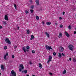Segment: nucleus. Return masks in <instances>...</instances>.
<instances>
[{
    "instance_id": "obj_4",
    "label": "nucleus",
    "mask_w": 76,
    "mask_h": 76,
    "mask_svg": "<svg viewBox=\"0 0 76 76\" xmlns=\"http://www.w3.org/2000/svg\"><path fill=\"white\" fill-rule=\"evenodd\" d=\"M5 41L6 43H7L8 44H11V42L10 41V40L8 38H6L5 40Z\"/></svg>"
},
{
    "instance_id": "obj_19",
    "label": "nucleus",
    "mask_w": 76,
    "mask_h": 76,
    "mask_svg": "<svg viewBox=\"0 0 76 76\" xmlns=\"http://www.w3.org/2000/svg\"><path fill=\"white\" fill-rule=\"evenodd\" d=\"M36 18L37 20H39V17L38 16H37L36 17Z\"/></svg>"
},
{
    "instance_id": "obj_24",
    "label": "nucleus",
    "mask_w": 76,
    "mask_h": 76,
    "mask_svg": "<svg viewBox=\"0 0 76 76\" xmlns=\"http://www.w3.org/2000/svg\"><path fill=\"white\" fill-rule=\"evenodd\" d=\"M4 60H7V58H6V55H5L4 56Z\"/></svg>"
},
{
    "instance_id": "obj_37",
    "label": "nucleus",
    "mask_w": 76,
    "mask_h": 76,
    "mask_svg": "<svg viewBox=\"0 0 76 76\" xmlns=\"http://www.w3.org/2000/svg\"><path fill=\"white\" fill-rule=\"evenodd\" d=\"M51 61V60H49L47 62L48 63H49V62H50V61Z\"/></svg>"
},
{
    "instance_id": "obj_11",
    "label": "nucleus",
    "mask_w": 76,
    "mask_h": 76,
    "mask_svg": "<svg viewBox=\"0 0 76 76\" xmlns=\"http://www.w3.org/2000/svg\"><path fill=\"white\" fill-rule=\"evenodd\" d=\"M36 2L37 6L39 5V0H36Z\"/></svg>"
},
{
    "instance_id": "obj_1",
    "label": "nucleus",
    "mask_w": 76,
    "mask_h": 76,
    "mask_svg": "<svg viewBox=\"0 0 76 76\" xmlns=\"http://www.w3.org/2000/svg\"><path fill=\"white\" fill-rule=\"evenodd\" d=\"M19 71L20 72H21L22 70V69H24V67L23 66V65L22 64H21L19 66Z\"/></svg>"
},
{
    "instance_id": "obj_58",
    "label": "nucleus",
    "mask_w": 76,
    "mask_h": 76,
    "mask_svg": "<svg viewBox=\"0 0 76 76\" xmlns=\"http://www.w3.org/2000/svg\"><path fill=\"white\" fill-rule=\"evenodd\" d=\"M66 1H68V0H66Z\"/></svg>"
},
{
    "instance_id": "obj_43",
    "label": "nucleus",
    "mask_w": 76,
    "mask_h": 76,
    "mask_svg": "<svg viewBox=\"0 0 76 76\" xmlns=\"http://www.w3.org/2000/svg\"><path fill=\"white\" fill-rule=\"evenodd\" d=\"M8 55H9V54H8V53H6V55H5V56H8Z\"/></svg>"
},
{
    "instance_id": "obj_16",
    "label": "nucleus",
    "mask_w": 76,
    "mask_h": 76,
    "mask_svg": "<svg viewBox=\"0 0 76 76\" xmlns=\"http://www.w3.org/2000/svg\"><path fill=\"white\" fill-rule=\"evenodd\" d=\"M66 37H67L69 38V37H70V34H69L67 33L66 34Z\"/></svg>"
},
{
    "instance_id": "obj_12",
    "label": "nucleus",
    "mask_w": 76,
    "mask_h": 76,
    "mask_svg": "<svg viewBox=\"0 0 76 76\" xmlns=\"http://www.w3.org/2000/svg\"><path fill=\"white\" fill-rule=\"evenodd\" d=\"M46 24L48 25H50V24H51V23L50 22H46Z\"/></svg>"
},
{
    "instance_id": "obj_48",
    "label": "nucleus",
    "mask_w": 76,
    "mask_h": 76,
    "mask_svg": "<svg viewBox=\"0 0 76 76\" xmlns=\"http://www.w3.org/2000/svg\"><path fill=\"white\" fill-rule=\"evenodd\" d=\"M64 13H65V12H63V15H64Z\"/></svg>"
},
{
    "instance_id": "obj_40",
    "label": "nucleus",
    "mask_w": 76,
    "mask_h": 76,
    "mask_svg": "<svg viewBox=\"0 0 76 76\" xmlns=\"http://www.w3.org/2000/svg\"><path fill=\"white\" fill-rule=\"evenodd\" d=\"M49 74H50V75H51V76H52V75H53V74H52V73H51V72H50V73H49Z\"/></svg>"
},
{
    "instance_id": "obj_35",
    "label": "nucleus",
    "mask_w": 76,
    "mask_h": 76,
    "mask_svg": "<svg viewBox=\"0 0 76 76\" xmlns=\"http://www.w3.org/2000/svg\"><path fill=\"white\" fill-rule=\"evenodd\" d=\"M3 24H4V25H6L7 23H6V22L3 21Z\"/></svg>"
},
{
    "instance_id": "obj_44",
    "label": "nucleus",
    "mask_w": 76,
    "mask_h": 76,
    "mask_svg": "<svg viewBox=\"0 0 76 76\" xmlns=\"http://www.w3.org/2000/svg\"><path fill=\"white\" fill-rule=\"evenodd\" d=\"M62 56H65V55H64V53H62Z\"/></svg>"
},
{
    "instance_id": "obj_34",
    "label": "nucleus",
    "mask_w": 76,
    "mask_h": 76,
    "mask_svg": "<svg viewBox=\"0 0 76 76\" xmlns=\"http://www.w3.org/2000/svg\"><path fill=\"white\" fill-rule=\"evenodd\" d=\"M63 35V34L61 33H60L59 34V36L60 37H62V36Z\"/></svg>"
},
{
    "instance_id": "obj_10",
    "label": "nucleus",
    "mask_w": 76,
    "mask_h": 76,
    "mask_svg": "<svg viewBox=\"0 0 76 76\" xmlns=\"http://www.w3.org/2000/svg\"><path fill=\"white\" fill-rule=\"evenodd\" d=\"M39 66L40 69H42V65L41 64V63H39Z\"/></svg>"
},
{
    "instance_id": "obj_45",
    "label": "nucleus",
    "mask_w": 76,
    "mask_h": 76,
    "mask_svg": "<svg viewBox=\"0 0 76 76\" xmlns=\"http://www.w3.org/2000/svg\"><path fill=\"white\" fill-rule=\"evenodd\" d=\"M69 60L70 61H72V58H69Z\"/></svg>"
},
{
    "instance_id": "obj_55",
    "label": "nucleus",
    "mask_w": 76,
    "mask_h": 76,
    "mask_svg": "<svg viewBox=\"0 0 76 76\" xmlns=\"http://www.w3.org/2000/svg\"><path fill=\"white\" fill-rule=\"evenodd\" d=\"M0 75H1V73H0Z\"/></svg>"
},
{
    "instance_id": "obj_60",
    "label": "nucleus",
    "mask_w": 76,
    "mask_h": 76,
    "mask_svg": "<svg viewBox=\"0 0 76 76\" xmlns=\"http://www.w3.org/2000/svg\"><path fill=\"white\" fill-rule=\"evenodd\" d=\"M58 37H59V38H60V37L59 36Z\"/></svg>"
},
{
    "instance_id": "obj_42",
    "label": "nucleus",
    "mask_w": 76,
    "mask_h": 76,
    "mask_svg": "<svg viewBox=\"0 0 76 76\" xmlns=\"http://www.w3.org/2000/svg\"><path fill=\"white\" fill-rule=\"evenodd\" d=\"M17 48V46L15 45L14 47V48L15 49H16V48Z\"/></svg>"
},
{
    "instance_id": "obj_17",
    "label": "nucleus",
    "mask_w": 76,
    "mask_h": 76,
    "mask_svg": "<svg viewBox=\"0 0 76 76\" xmlns=\"http://www.w3.org/2000/svg\"><path fill=\"white\" fill-rule=\"evenodd\" d=\"M26 48L27 50H29V48H30V47L29 46H26Z\"/></svg>"
},
{
    "instance_id": "obj_52",
    "label": "nucleus",
    "mask_w": 76,
    "mask_h": 76,
    "mask_svg": "<svg viewBox=\"0 0 76 76\" xmlns=\"http://www.w3.org/2000/svg\"><path fill=\"white\" fill-rule=\"evenodd\" d=\"M24 72V71H22V73H23Z\"/></svg>"
},
{
    "instance_id": "obj_26",
    "label": "nucleus",
    "mask_w": 76,
    "mask_h": 76,
    "mask_svg": "<svg viewBox=\"0 0 76 76\" xmlns=\"http://www.w3.org/2000/svg\"><path fill=\"white\" fill-rule=\"evenodd\" d=\"M31 9H34V5H32L31 6Z\"/></svg>"
},
{
    "instance_id": "obj_31",
    "label": "nucleus",
    "mask_w": 76,
    "mask_h": 76,
    "mask_svg": "<svg viewBox=\"0 0 76 76\" xmlns=\"http://www.w3.org/2000/svg\"><path fill=\"white\" fill-rule=\"evenodd\" d=\"M27 32L28 34H29V30H27Z\"/></svg>"
},
{
    "instance_id": "obj_29",
    "label": "nucleus",
    "mask_w": 76,
    "mask_h": 76,
    "mask_svg": "<svg viewBox=\"0 0 76 76\" xmlns=\"http://www.w3.org/2000/svg\"><path fill=\"white\" fill-rule=\"evenodd\" d=\"M31 38H32V39H34V35H32L31 36Z\"/></svg>"
},
{
    "instance_id": "obj_25",
    "label": "nucleus",
    "mask_w": 76,
    "mask_h": 76,
    "mask_svg": "<svg viewBox=\"0 0 76 76\" xmlns=\"http://www.w3.org/2000/svg\"><path fill=\"white\" fill-rule=\"evenodd\" d=\"M14 7H15V9H17V6H16V4H14Z\"/></svg>"
},
{
    "instance_id": "obj_22",
    "label": "nucleus",
    "mask_w": 76,
    "mask_h": 76,
    "mask_svg": "<svg viewBox=\"0 0 76 76\" xmlns=\"http://www.w3.org/2000/svg\"><path fill=\"white\" fill-rule=\"evenodd\" d=\"M60 27L61 28H63V25L62 24H61L60 25Z\"/></svg>"
},
{
    "instance_id": "obj_20",
    "label": "nucleus",
    "mask_w": 76,
    "mask_h": 76,
    "mask_svg": "<svg viewBox=\"0 0 76 76\" xmlns=\"http://www.w3.org/2000/svg\"><path fill=\"white\" fill-rule=\"evenodd\" d=\"M73 61L74 62H76V58H74L73 59Z\"/></svg>"
},
{
    "instance_id": "obj_23",
    "label": "nucleus",
    "mask_w": 76,
    "mask_h": 76,
    "mask_svg": "<svg viewBox=\"0 0 76 76\" xmlns=\"http://www.w3.org/2000/svg\"><path fill=\"white\" fill-rule=\"evenodd\" d=\"M30 11L31 12V13H34V10H31Z\"/></svg>"
},
{
    "instance_id": "obj_14",
    "label": "nucleus",
    "mask_w": 76,
    "mask_h": 76,
    "mask_svg": "<svg viewBox=\"0 0 76 76\" xmlns=\"http://www.w3.org/2000/svg\"><path fill=\"white\" fill-rule=\"evenodd\" d=\"M61 55H62L60 53H58V57H59V58L61 57Z\"/></svg>"
},
{
    "instance_id": "obj_54",
    "label": "nucleus",
    "mask_w": 76,
    "mask_h": 76,
    "mask_svg": "<svg viewBox=\"0 0 76 76\" xmlns=\"http://www.w3.org/2000/svg\"><path fill=\"white\" fill-rule=\"evenodd\" d=\"M26 76H29V75H27Z\"/></svg>"
},
{
    "instance_id": "obj_57",
    "label": "nucleus",
    "mask_w": 76,
    "mask_h": 76,
    "mask_svg": "<svg viewBox=\"0 0 76 76\" xmlns=\"http://www.w3.org/2000/svg\"><path fill=\"white\" fill-rule=\"evenodd\" d=\"M32 76H35L34 75H33Z\"/></svg>"
},
{
    "instance_id": "obj_18",
    "label": "nucleus",
    "mask_w": 76,
    "mask_h": 76,
    "mask_svg": "<svg viewBox=\"0 0 76 76\" xmlns=\"http://www.w3.org/2000/svg\"><path fill=\"white\" fill-rule=\"evenodd\" d=\"M66 73V70L64 69V71L63 72V74H64Z\"/></svg>"
},
{
    "instance_id": "obj_33",
    "label": "nucleus",
    "mask_w": 76,
    "mask_h": 76,
    "mask_svg": "<svg viewBox=\"0 0 76 76\" xmlns=\"http://www.w3.org/2000/svg\"><path fill=\"white\" fill-rule=\"evenodd\" d=\"M32 53L33 54H34V53H35V50H32Z\"/></svg>"
},
{
    "instance_id": "obj_8",
    "label": "nucleus",
    "mask_w": 76,
    "mask_h": 76,
    "mask_svg": "<svg viewBox=\"0 0 76 76\" xmlns=\"http://www.w3.org/2000/svg\"><path fill=\"white\" fill-rule=\"evenodd\" d=\"M1 70L3 72V71H4V70L5 69L4 65H1Z\"/></svg>"
},
{
    "instance_id": "obj_6",
    "label": "nucleus",
    "mask_w": 76,
    "mask_h": 76,
    "mask_svg": "<svg viewBox=\"0 0 76 76\" xmlns=\"http://www.w3.org/2000/svg\"><path fill=\"white\" fill-rule=\"evenodd\" d=\"M45 48L47 50H49L53 49V48H51V46H49L47 45H45Z\"/></svg>"
},
{
    "instance_id": "obj_56",
    "label": "nucleus",
    "mask_w": 76,
    "mask_h": 76,
    "mask_svg": "<svg viewBox=\"0 0 76 76\" xmlns=\"http://www.w3.org/2000/svg\"><path fill=\"white\" fill-rule=\"evenodd\" d=\"M55 24H56V25H57V23H55Z\"/></svg>"
},
{
    "instance_id": "obj_9",
    "label": "nucleus",
    "mask_w": 76,
    "mask_h": 76,
    "mask_svg": "<svg viewBox=\"0 0 76 76\" xmlns=\"http://www.w3.org/2000/svg\"><path fill=\"white\" fill-rule=\"evenodd\" d=\"M4 19L6 20H9V19H8V16L7 15H5Z\"/></svg>"
},
{
    "instance_id": "obj_51",
    "label": "nucleus",
    "mask_w": 76,
    "mask_h": 76,
    "mask_svg": "<svg viewBox=\"0 0 76 76\" xmlns=\"http://www.w3.org/2000/svg\"><path fill=\"white\" fill-rule=\"evenodd\" d=\"M65 33L66 34H68L67 33V32L65 31Z\"/></svg>"
},
{
    "instance_id": "obj_46",
    "label": "nucleus",
    "mask_w": 76,
    "mask_h": 76,
    "mask_svg": "<svg viewBox=\"0 0 76 76\" xmlns=\"http://www.w3.org/2000/svg\"><path fill=\"white\" fill-rule=\"evenodd\" d=\"M42 23L43 25H45V23H44V22H42Z\"/></svg>"
},
{
    "instance_id": "obj_39",
    "label": "nucleus",
    "mask_w": 76,
    "mask_h": 76,
    "mask_svg": "<svg viewBox=\"0 0 76 76\" xmlns=\"http://www.w3.org/2000/svg\"><path fill=\"white\" fill-rule=\"evenodd\" d=\"M29 63H30V64H31V65L32 64V62H31V61H30L29 62Z\"/></svg>"
},
{
    "instance_id": "obj_49",
    "label": "nucleus",
    "mask_w": 76,
    "mask_h": 76,
    "mask_svg": "<svg viewBox=\"0 0 76 76\" xmlns=\"http://www.w3.org/2000/svg\"><path fill=\"white\" fill-rule=\"evenodd\" d=\"M74 34H76V31H74Z\"/></svg>"
},
{
    "instance_id": "obj_27",
    "label": "nucleus",
    "mask_w": 76,
    "mask_h": 76,
    "mask_svg": "<svg viewBox=\"0 0 76 76\" xmlns=\"http://www.w3.org/2000/svg\"><path fill=\"white\" fill-rule=\"evenodd\" d=\"M4 50H6V49H7V47L6 46H5L4 48Z\"/></svg>"
},
{
    "instance_id": "obj_30",
    "label": "nucleus",
    "mask_w": 76,
    "mask_h": 76,
    "mask_svg": "<svg viewBox=\"0 0 76 76\" xmlns=\"http://www.w3.org/2000/svg\"><path fill=\"white\" fill-rule=\"evenodd\" d=\"M25 13H26V14H27V13H29V12L27 10H26Z\"/></svg>"
},
{
    "instance_id": "obj_50",
    "label": "nucleus",
    "mask_w": 76,
    "mask_h": 76,
    "mask_svg": "<svg viewBox=\"0 0 76 76\" xmlns=\"http://www.w3.org/2000/svg\"><path fill=\"white\" fill-rule=\"evenodd\" d=\"M18 29H19V27H18Z\"/></svg>"
},
{
    "instance_id": "obj_32",
    "label": "nucleus",
    "mask_w": 76,
    "mask_h": 76,
    "mask_svg": "<svg viewBox=\"0 0 76 76\" xmlns=\"http://www.w3.org/2000/svg\"><path fill=\"white\" fill-rule=\"evenodd\" d=\"M53 56H56V53L55 52H53Z\"/></svg>"
},
{
    "instance_id": "obj_38",
    "label": "nucleus",
    "mask_w": 76,
    "mask_h": 76,
    "mask_svg": "<svg viewBox=\"0 0 76 76\" xmlns=\"http://www.w3.org/2000/svg\"><path fill=\"white\" fill-rule=\"evenodd\" d=\"M12 58H15V56H14V55H13L12 56Z\"/></svg>"
},
{
    "instance_id": "obj_3",
    "label": "nucleus",
    "mask_w": 76,
    "mask_h": 76,
    "mask_svg": "<svg viewBox=\"0 0 76 76\" xmlns=\"http://www.w3.org/2000/svg\"><path fill=\"white\" fill-rule=\"evenodd\" d=\"M68 48L70 50L73 51V49L74 48V46L72 45H69L68 46Z\"/></svg>"
},
{
    "instance_id": "obj_41",
    "label": "nucleus",
    "mask_w": 76,
    "mask_h": 76,
    "mask_svg": "<svg viewBox=\"0 0 76 76\" xmlns=\"http://www.w3.org/2000/svg\"><path fill=\"white\" fill-rule=\"evenodd\" d=\"M59 19L60 20H61V19H62V18H61V17H59Z\"/></svg>"
},
{
    "instance_id": "obj_7",
    "label": "nucleus",
    "mask_w": 76,
    "mask_h": 76,
    "mask_svg": "<svg viewBox=\"0 0 76 76\" xmlns=\"http://www.w3.org/2000/svg\"><path fill=\"white\" fill-rule=\"evenodd\" d=\"M64 50V48L63 47L61 46L60 47L59 51L60 52H63Z\"/></svg>"
},
{
    "instance_id": "obj_21",
    "label": "nucleus",
    "mask_w": 76,
    "mask_h": 76,
    "mask_svg": "<svg viewBox=\"0 0 76 76\" xmlns=\"http://www.w3.org/2000/svg\"><path fill=\"white\" fill-rule=\"evenodd\" d=\"M24 73H28V71L26 70H24Z\"/></svg>"
},
{
    "instance_id": "obj_36",
    "label": "nucleus",
    "mask_w": 76,
    "mask_h": 76,
    "mask_svg": "<svg viewBox=\"0 0 76 76\" xmlns=\"http://www.w3.org/2000/svg\"><path fill=\"white\" fill-rule=\"evenodd\" d=\"M29 2H30V3L31 4H32V0L29 1Z\"/></svg>"
},
{
    "instance_id": "obj_5",
    "label": "nucleus",
    "mask_w": 76,
    "mask_h": 76,
    "mask_svg": "<svg viewBox=\"0 0 76 76\" xmlns=\"http://www.w3.org/2000/svg\"><path fill=\"white\" fill-rule=\"evenodd\" d=\"M25 48H26V47L25 46H24L22 48V50L23 51H24V53H26V51L27 52H28V51H29V49H25Z\"/></svg>"
},
{
    "instance_id": "obj_13",
    "label": "nucleus",
    "mask_w": 76,
    "mask_h": 76,
    "mask_svg": "<svg viewBox=\"0 0 76 76\" xmlns=\"http://www.w3.org/2000/svg\"><path fill=\"white\" fill-rule=\"evenodd\" d=\"M45 34H46V36H47L48 38H49V37H50V35H49L48 33L47 32H45Z\"/></svg>"
},
{
    "instance_id": "obj_47",
    "label": "nucleus",
    "mask_w": 76,
    "mask_h": 76,
    "mask_svg": "<svg viewBox=\"0 0 76 76\" xmlns=\"http://www.w3.org/2000/svg\"><path fill=\"white\" fill-rule=\"evenodd\" d=\"M2 28V26H0V29H1Z\"/></svg>"
},
{
    "instance_id": "obj_2",
    "label": "nucleus",
    "mask_w": 76,
    "mask_h": 76,
    "mask_svg": "<svg viewBox=\"0 0 76 76\" xmlns=\"http://www.w3.org/2000/svg\"><path fill=\"white\" fill-rule=\"evenodd\" d=\"M11 73L12 75H11L10 76H16V72H15L14 70L12 71Z\"/></svg>"
},
{
    "instance_id": "obj_59",
    "label": "nucleus",
    "mask_w": 76,
    "mask_h": 76,
    "mask_svg": "<svg viewBox=\"0 0 76 76\" xmlns=\"http://www.w3.org/2000/svg\"><path fill=\"white\" fill-rule=\"evenodd\" d=\"M75 30H76V28H75Z\"/></svg>"
},
{
    "instance_id": "obj_28",
    "label": "nucleus",
    "mask_w": 76,
    "mask_h": 76,
    "mask_svg": "<svg viewBox=\"0 0 76 76\" xmlns=\"http://www.w3.org/2000/svg\"><path fill=\"white\" fill-rule=\"evenodd\" d=\"M68 28L69 29H72V28H71V26L69 25L68 26Z\"/></svg>"
},
{
    "instance_id": "obj_53",
    "label": "nucleus",
    "mask_w": 76,
    "mask_h": 76,
    "mask_svg": "<svg viewBox=\"0 0 76 76\" xmlns=\"http://www.w3.org/2000/svg\"><path fill=\"white\" fill-rule=\"evenodd\" d=\"M30 40H32V38H30Z\"/></svg>"
},
{
    "instance_id": "obj_15",
    "label": "nucleus",
    "mask_w": 76,
    "mask_h": 76,
    "mask_svg": "<svg viewBox=\"0 0 76 76\" xmlns=\"http://www.w3.org/2000/svg\"><path fill=\"white\" fill-rule=\"evenodd\" d=\"M52 58L51 56H50L49 57V60H51V61H52Z\"/></svg>"
}]
</instances>
